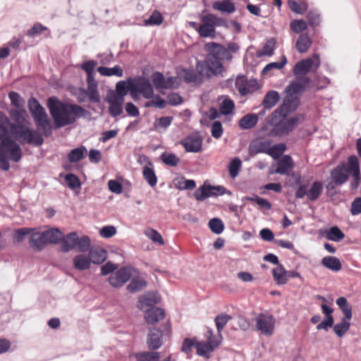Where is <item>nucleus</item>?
Segmentation results:
<instances>
[{"label": "nucleus", "mask_w": 361, "mask_h": 361, "mask_svg": "<svg viewBox=\"0 0 361 361\" xmlns=\"http://www.w3.org/2000/svg\"><path fill=\"white\" fill-rule=\"evenodd\" d=\"M350 175L352 176L350 188L357 190L361 182V173L359 159L355 155L348 157L346 163L342 162L331 171L330 180L326 185L328 195L333 197L336 195V187L345 183Z\"/></svg>", "instance_id": "obj_1"}, {"label": "nucleus", "mask_w": 361, "mask_h": 361, "mask_svg": "<svg viewBox=\"0 0 361 361\" xmlns=\"http://www.w3.org/2000/svg\"><path fill=\"white\" fill-rule=\"evenodd\" d=\"M47 104L57 128L73 124L78 119L88 114V111L81 106L63 102L54 97L49 98Z\"/></svg>", "instance_id": "obj_2"}, {"label": "nucleus", "mask_w": 361, "mask_h": 361, "mask_svg": "<svg viewBox=\"0 0 361 361\" xmlns=\"http://www.w3.org/2000/svg\"><path fill=\"white\" fill-rule=\"evenodd\" d=\"M97 62L90 60L81 65V68L87 74V88H79L77 99L79 102H84L89 100L92 103L100 102V95L98 91V82L95 79L96 72L94 71Z\"/></svg>", "instance_id": "obj_3"}, {"label": "nucleus", "mask_w": 361, "mask_h": 361, "mask_svg": "<svg viewBox=\"0 0 361 361\" xmlns=\"http://www.w3.org/2000/svg\"><path fill=\"white\" fill-rule=\"evenodd\" d=\"M288 114L275 110L267 118V123L271 126L270 135L272 136H282L292 132L299 123V118L293 116L287 118Z\"/></svg>", "instance_id": "obj_4"}, {"label": "nucleus", "mask_w": 361, "mask_h": 361, "mask_svg": "<svg viewBox=\"0 0 361 361\" xmlns=\"http://www.w3.org/2000/svg\"><path fill=\"white\" fill-rule=\"evenodd\" d=\"M28 109L37 129L41 134L48 137L51 134L52 125L44 108L34 97L28 100Z\"/></svg>", "instance_id": "obj_5"}, {"label": "nucleus", "mask_w": 361, "mask_h": 361, "mask_svg": "<svg viewBox=\"0 0 361 361\" xmlns=\"http://www.w3.org/2000/svg\"><path fill=\"white\" fill-rule=\"evenodd\" d=\"M28 109L37 129L41 134L48 137L51 134L52 125L44 108L34 97L28 100Z\"/></svg>", "instance_id": "obj_6"}, {"label": "nucleus", "mask_w": 361, "mask_h": 361, "mask_svg": "<svg viewBox=\"0 0 361 361\" xmlns=\"http://www.w3.org/2000/svg\"><path fill=\"white\" fill-rule=\"evenodd\" d=\"M10 128L16 140L20 143H27L38 147L44 142L41 133L31 129L24 124L13 123L11 125Z\"/></svg>", "instance_id": "obj_7"}, {"label": "nucleus", "mask_w": 361, "mask_h": 361, "mask_svg": "<svg viewBox=\"0 0 361 361\" xmlns=\"http://www.w3.org/2000/svg\"><path fill=\"white\" fill-rule=\"evenodd\" d=\"M196 71L201 75L210 78L212 75H223L225 68L221 61L213 58L210 54L205 61H198L196 63Z\"/></svg>", "instance_id": "obj_8"}, {"label": "nucleus", "mask_w": 361, "mask_h": 361, "mask_svg": "<svg viewBox=\"0 0 361 361\" xmlns=\"http://www.w3.org/2000/svg\"><path fill=\"white\" fill-rule=\"evenodd\" d=\"M202 24L197 30L199 35L202 37H214L216 27H221L226 25L224 18L214 14L209 13L201 17Z\"/></svg>", "instance_id": "obj_9"}, {"label": "nucleus", "mask_w": 361, "mask_h": 361, "mask_svg": "<svg viewBox=\"0 0 361 361\" xmlns=\"http://www.w3.org/2000/svg\"><path fill=\"white\" fill-rule=\"evenodd\" d=\"M0 154L14 162H18L23 155L20 145L12 138L0 142Z\"/></svg>", "instance_id": "obj_10"}, {"label": "nucleus", "mask_w": 361, "mask_h": 361, "mask_svg": "<svg viewBox=\"0 0 361 361\" xmlns=\"http://www.w3.org/2000/svg\"><path fill=\"white\" fill-rule=\"evenodd\" d=\"M130 92L135 98L137 93H140L145 99H151L154 97V90L149 80L140 78L137 83L130 82Z\"/></svg>", "instance_id": "obj_11"}, {"label": "nucleus", "mask_w": 361, "mask_h": 361, "mask_svg": "<svg viewBox=\"0 0 361 361\" xmlns=\"http://www.w3.org/2000/svg\"><path fill=\"white\" fill-rule=\"evenodd\" d=\"M256 329L263 335L271 336L274 331L275 319L274 317L268 314H259L255 319Z\"/></svg>", "instance_id": "obj_12"}, {"label": "nucleus", "mask_w": 361, "mask_h": 361, "mask_svg": "<svg viewBox=\"0 0 361 361\" xmlns=\"http://www.w3.org/2000/svg\"><path fill=\"white\" fill-rule=\"evenodd\" d=\"M314 64L316 68L320 65L319 56L317 54L313 55V59L309 58L298 61L294 66L293 74L299 79L300 75H306L310 72Z\"/></svg>", "instance_id": "obj_13"}, {"label": "nucleus", "mask_w": 361, "mask_h": 361, "mask_svg": "<svg viewBox=\"0 0 361 361\" xmlns=\"http://www.w3.org/2000/svg\"><path fill=\"white\" fill-rule=\"evenodd\" d=\"M226 193V189L223 186L204 185L195 192L194 196L197 200L203 201L209 197L222 195Z\"/></svg>", "instance_id": "obj_14"}, {"label": "nucleus", "mask_w": 361, "mask_h": 361, "mask_svg": "<svg viewBox=\"0 0 361 361\" xmlns=\"http://www.w3.org/2000/svg\"><path fill=\"white\" fill-rule=\"evenodd\" d=\"M133 269L130 267H124L119 269L109 278V283L114 288L123 286L132 276Z\"/></svg>", "instance_id": "obj_15"}, {"label": "nucleus", "mask_w": 361, "mask_h": 361, "mask_svg": "<svg viewBox=\"0 0 361 361\" xmlns=\"http://www.w3.org/2000/svg\"><path fill=\"white\" fill-rule=\"evenodd\" d=\"M206 49L211 56H213V58H216L219 61L224 60L231 61L233 58L226 47L215 42L207 43L206 44Z\"/></svg>", "instance_id": "obj_16"}, {"label": "nucleus", "mask_w": 361, "mask_h": 361, "mask_svg": "<svg viewBox=\"0 0 361 361\" xmlns=\"http://www.w3.org/2000/svg\"><path fill=\"white\" fill-rule=\"evenodd\" d=\"M235 85L239 92L242 95H246L249 93L254 92L259 88L257 80H244V78H238Z\"/></svg>", "instance_id": "obj_17"}, {"label": "nucleus", "mask_w": 361, "mask_h": 361, "mask_svg": "<svg viewBox=\"0 0 361 361\" xmlns=\"http://www.w3.org/2000/svg\"><path fill=\"white\" fill-rule=\"evenodd\" d=\"M219 346V343H214L208 341H196L195 348L197 354L206 359H209L211 354Z\"/></svg>", "instance_id": "obj_18"}, {"label": "nucleus", "mask_w": 361, "mask_h": 361, "mask_svg": "<svg viewBox=\"0 0 361 361\" xmlns=\"http://www.w3.org/2000/svg\"><path fill=\"white\" fill-rule=\"evenodd\" d=\"M272 144L271 139H259L251 142L249 147V152L251 155L259 153L267 154L270 145Z\"/></svg>", "instance_id": "obj_19"}, {"label": "nucleus", "mask_w": 361, "mask_h": 361, "mask_svg": "<svg viewBox=\"0 0 361 361\" xmlns=\"http://www.w3.org/2000/svg\"><path fill=\"white\" fill-rule=\"evenodd\" d=\"M188 152H199L202 149V141L197 136H188L180 142Z\"/></svg>", "instance_id": "obj_20"}, {"label": "nucleus", "mask_w": 361, "mask_h": 361, "mask_svg": "<svg viewBox=\"0 0 361 361\" xmlns=\"http://www.w3.org/2000/svg\"><path fill=\"white\" fill-rule=\"evenodd\" d=\"M294 167L295 164L291 157H290L289 155H284L279 161L277 167L275 169L274 173L281 175H289L290 172L293 169Z\"/></svg>", "instance_id": "obj_21"}, {"label": "nucleus", "mask_w": 361, "mask_h": 361, "mask_svg": "<svg viewBox=\"0 0 361 361\" xmlns=\"http://www.w3.org/2000/svg\"><path fill=\"white\" fill-rule=\"evenodd\" d=\"M299 104V99L297 96H293L287 94L286 96L282 105H281L276 110H279L285 114H288L291 111H293Z\"/></svg>", "instance_id": "obj_22"}, {"label": "nucleus", "mask_w": 361, "mask_h": 361, "mask_svg": "<svg viewBox=\"0 0 361 361\" xmlns=\"http://www.w3.org/2000/svg\"><path fill=\"white\" fill-rule=\"evenodd\" d=\"M44 232H34L31 234L29 243L30 246L35 250H42L47 244Z\"/></svg>", "instance_id": "obj_23"}, {"label": "nucleus", "mask_w": 361, "mask_h": 361, "mask_svg": "<svg viewBox=\"0 0 361 361\" xmlns=\"http://www.w3.org/2000/svg\"><path fill=\"white\" fill-rule=\"evenodd\" d=\"M165 317V312L159 307H152L146 311L145 319L149 324H155Z\"/></svg>", "instance_id": "obj_24"}, {"label": "nucleus", "mask_w": 361, "mask_h": 361, "mask_svg": "<svg viewBox=\"0 0 361 361\" xmlns=\"http://www.w3.org/2000/svg\"><path fill=\"white\" fill-rule=\"evenodd\" d=\"M178 74L186 83L199 85L202 82L203 75H200L198 72L197 73L193 69L183 68Z\"/></svg>", "instance_id": "obj_25"}, {"label": "nucleus", "mask_w": 361, "mask_h": 361, "mask_svg": "<svg viewBox=\"0 0 361 361\" xmlns=\"http://www.w3.org/2000/svg\"><path fill=\"white\" fill-rule=\"evenodd\" d=\"M124 99H117L111 97L108 99L109 104V111L112 117H117L123 113V104Z\"/></svg>", "instance_id": "obj_26"}, {"label": "nucleus", "mask_w": 361, "mask_h": 361, "mask_svg": "<svg viewBox=\"0 0 361 361\" xmlns=\"http://www.w3.org/2000/svg\"><path fill=\"white\" fill-rule=\"evenodd\" d=\"M88 257L91 263L100 264L106 259L107 252L102 247H92L89 251Z\"/></svg>", "instance_id": "obj_27"}, {"label": "nucleus", "mask_w": 361, "mask_h": 361, "mask_svg": "<svg viewBox=\"0 0 361 361\" xmlns=\"http://www.w3.org/2000/svg\"><path fill=\"white\" fill-rule=\"evenodd\" d=\"M162 332L159 329L150 331L147 338V345L151 350H157L162 345Z\"/></svg>", "instance_id": "obj_28"}, {"label": "nucleus", "mask_w": 361, "mask_h": 361, "mask_svg": "<svg viewBox=\"0 0 361 361\" xmlns=\"http://www.w3.org/2000/svg\"><path fill=\"white\" fill-rule=\"evenodd\" d=\"M312 44V39L307 33L300 34L295 42V49L297 51L303 54L307 52Z\"/></svg>", "instance_id": "obj_29"}, {"label": "nucleus", "mask_w": 361, "mask_h": 361, "mask_svg": "<svg viewBox=\"0 0 361 361\" xmlns=\"http://www.w3.org/2000/svg\"><path fill=\"white\" fill-rule=\"evenodd\" d=\"M78 236L76 232L68 233L63 238L61 243V250L64 252H69L70 250L75 248Z\"/></svg>", "instance_id": "obj_30"}, {"label": "nucleus", "mask_w": 361, "mask_h": 361, "mask_svg": "<svg viewBox=\"0 0 361 361\" xmlns=\"http://www.w3.org/2000/svg\"><path fill=\"white\" fill-rule=\"evenodd\" d=\"M258 122V115L248 114L244 116L239 121L238 125L241 129L248 130L254 128Z\"/></svg>", "instance_id": "obj_31"}, {"label": "nucleus", "mask_w": 361, "mask_h": 361, "mask_svg": "<svg viewBox=\"0 0 361 361\" xmlns=\"http://www.w3.org/2000/svg\"><path fill=\"white\" fill-rule=\"evenodd\" d=\"M212 8L221 13H232L235 11V4L230 1H216L213 2Z\"/></svg>", "instance_id": "obj_32"}, {"label": "nucleus", "mask_w": 361, "mask_h": 361, "mask_svg": "<svg viewBox=\"0 0 361 361\" xmlns=\"http://www.w3.org/2000/svg\"><path fill=\"white\" fill-rule=\"evenodd\" d=\"M280 96L275 90L269 91L264 96L262 101V106L264 109H270L274 107L279 101Z\"/></svg>", "instance_id": "obj_33"}, {"label": "nucleus", "mask_w": 361, "mask_h": 361, "mask_svg": "<svg viewBox=\"0 0 361 361\" xmlns=\"http://www.w3.org/2000/svg\"><path fill=\"white\" fill-rule=\"evenodd\" d=\"M73 264L77 270H87L90 267L91 262L88 256L80 254L73 257Z\"/></svg>", "instance_id": "obj_34"}, {"label": "nucleus", "mask_w": 361, "mask_h": 361, "mask_svg": "<svg viewBox=\"0 0 361 361\" xmlns=\"http://www.w3.org/2000/svg\"><path fill=\"white\" fill-rule=\"evenodd\" d=\"M321 263L324 267H326L333 271H338L342 269L341 262L339 260V259L337 258L336 257H333V256L324 257L322 259Z\"/></svg>", "instance_id": "obj_35"}, {"label": "nucleus", "mask_w": 361, "mask_h": 361, "mask_svg": "<svg viewBox=\"0 0 361 361\" xmlns=\"http://www.w3.org/2000/svg\"><path fill=\"white\" fill-rule=\"evenodd\" d=\"M44 232L48 244L59 243L64 238L63 233L59 228H51Z\"/></svg>", "instance_id": "obj_36"}, {"label": "nucleus", "mask_w": 361, "mask_h": 361, "mask_svg": "<svg viewBox=\"0 0 361 361\" xmlns=\"http://www.w3.org/2000/svg\"><path fill=\"white\" fill-rule=\"evenodd\" d=\"M323 190V185L319 180L314 181L310 190H307V199L310 201L317 200L321 195Z\"/></svg>", "instance_id": "obj_37"}, {"label": "nucleus", "mask_w": 361, "mask_h": 361, "mask_svg": "<svg viewBox=\"0 0 361 361\" xmlns=\"http://www.w3.org/2000/svg\"><path fill=\"white\" fill-rule=\"evenodd\" d=\"M130 82H133L131 79L128 80V85L126 81H119L116 85V94L111 97L117 99H124V97L130 91Z\"/></svg>", "instance_id": "obj_38"}, {"label": "nucleus", "mask_w": 361, "mask_h": 361, "mask_svg": "<svg viewBox=\"0 0 361 361\" xmlns=\"http://www.w3.org/2000/svg\"><path fill=\"white\" fill-rule=\"evenodd\" d=\"M273 278L278 285H284L287 283L286 270L282 264H279L272 271Z\"/></svg>", "instance_id": "obj_39"}, {"label": "nucleus", "mask_w": 361, "mask_h": 361, "mask_svg": "<svg viewBox=\"0 0 361 361\" xmlns=\"http://www.w3.org/2000/svg\"><path fill=\"white\" fill-rule=\"evenodd\" d=\"M86 153V147L80 146L70 151L68 154V159L71 163L78 162L84 158Z\"/></svg>", "instance_id": "obj_40"}, {"label": "nucleus", "mask_w": 361, "mask_h": 361, "mask_svg": "<svg viewBox=\"0 0 361 361\" xmlns=\"http://www.w3.org/2000/svg\"><path fill=\"white\" fill-rule=\"evenodd\" d=\"M97 71L104 76L116 75L117 77H122L123 71L122 68L118 65L113 68H107L105 66H100L97 68Z\"/></svg>", "instance_id": "obj_41"}, {"label": "nucleus", "mask_w": 361, "mask_h": 361, "mask_svg": "<svg viewBox=\"0 0 361 361\" xmlns=\"http://www.w3.org/2000/svg\"><path fill=\"white\" fill-rule=\"evenodd\" d=\"M142 176L144 179L148 183L151 187H154L157 183V177L154 169L148 166H145L142 169Z\"/></svg>", "instance_id": "obj_42"}, {"label": "nucleus", "mask_w": 361, "mask_h": 361, "mask_svg": "<svg viewBox=\"0 0 361 361\" xmlns=\"http://www.w3.org/2000/svg\"><path fill=\"white\" fill-rule=\"evenodd\" d=\"M231 319L232 317L226 313H221L216 316L214 322L219 334H221L224 328Z\"/></svg>", "instance_id": "obj_43"}, {"label": "nucleus", "mask_w": 361, "mask_h": 361, "mask_svg": "<svg viewBox=\"0 0 361 361\" xmlns=\"http://www.w3.org/2000/svg\"><path fill=\"white\" fill-rule=\"evenodd\" d=\"M328 240L338 242L345 238L344 233L336 226H332L326 234Z\"/></svg>", "instance_id": "obj_44"}, {"label": "nucleus", "mask_w": 361, "mask_h": 361, "mask_svg": "<svg viewBox=\"0 0 361 361\" xmlns=\"http://www.w3.org/2000/svg\"><path fill=\"white\" fill-rule=\"evenodd\" d=\"M350 327V322L345 321V319H342L340 323L334 326L333 330L338 337L341 338L349 330Z\"/></svg>", "instance_id": "obj_45"}, {"label": "nucleus", "mask_w": 361, "mask_h": 361, "mask_svg": "<svg viewBox=\"0 0 361 361\" xmlns=\"http://www.w3.org/2000/svg\"><path fill=\"white\" fill-rule=\"evenodd\" d=\"M137 361H157L160 356L157 352H142L135 354Z\"/></svg>", "instance_id": "obj_46"}, {"label": "nucleus", "mask_w": 361, "mask_h": 361, "mask_svg": "<svg viewBox=\"0 0 361 361\" xmlns=\"http://www.w3.org/2000/svg\"><path fill=\"white\" fill-rule=\"evenodd\" d=\"M144 234L150 240H152L154 243H157L161 245H163L164 244V239L161 234L153 228H146L144 231Z\"/></svg>", "instance_id": "obj_47"}, {"label": "nucleus", "mask_w": 361, "mask_h": 361, "mask_svg": "<svg viewBox=\"0 0 361 361\" xmlns=\"http://www.w3.org/2000/svg\"><path fill=\"white\" fill-rule=\"evenodd\" d=\"M146 281L142 279H133L130 283L127 286V289L130 293H136L141 290L146 286Z\"/></svg>", "instance_id": "obj_48"}, {"label": "nucleus", "mask_w": 361, "mask_h": 361, "mask_svg": "<svg viewBox=\"0 0 361 361\" xmlns=\"http://www.w3.org/2000/svg\"><path fill=\"white\" fill-rule=\"evenodd\" d=\"M286 149V145L283 143H280L273 146L271 145L267 154L274 159H277L283 153V152H285Z\"/></svg>", "instance_id": "obj_49"}, {"label": "nucleus", "mask_w": 361, "mask_h": 361, "mask_svg": "<svg viewBox=\"0 0 361 361\" xmlns=\"http://www.w3.org/2000/svg\"><path fill=\"white\" fill-rule=\"evenodd\" d=\"M161 159L165 164L170 166H176L180 161L179 158L172 153L164 152L161 155Z\"/></svg>", "instance_id": "obj_50"}, {"label": "nucleus", "mask_w": 361, "mask_h": 361, "mask_svg": "<svg viewBox=\"0 0 361 361\" xmlns=\"http://www.w3.org/2000/svg\"><path fill=\"white\" fill-rule=\"evenodd\" d=\"M290 30L297 34L301 33L307 28V23L304 20H293L290 24Z\"/></svg>", "instance_id": "obj_51"}, {"label": "nucleus", "mask_w": 361, "mask_h": 361, "mask_svg": "<svg viewBox=\"0 0 361 361\" xmlns=\"http://www.w3.org/2000/svg\"><path fill=\"white\" fill-rule=\"evenodd\" d=\"M163 23V16L158 11H154L149 18L145 20V25H160Z\"/></svg>", "instance_id": "obj_52"}, {"label": "nucleus", "mask_w": 361, "mask_h": 361, "mask_svg": "<svg viewBox=\"0 0 361 361\" xmlns=\"http://www.w3.org/2000/svg\"><path fill=\"white\" fill-rule=\"evenodd\" d=\"M8 97L12 106L16 107L18 109H23L25 101L18 93L10 92L8 93Z\"/></svg>", "instance_id": "obj_53"}, {"label": "nucleus", "mask_w": 361, "mask_h": 361, "mask_svg": "<svg viewBox=\"0 0 361 361\" xmlns=\"http://www.w3.org/2000/svg\"><path fill=\"white\" fill-rule=\"evenodd\" d=\"M288 4L290 8L296 13L302 14L307 10V4L305 1L298 3L293 0H289Z\"/></svg>", "instance_id": "obj_54"}, {"label": "nucleus", "mask_w": 361, "mask_h": 361, "mask_svg": "<svg viewBox=\"0 0 361 361\" xmlns=\"http://www.w3.org/2000/svg\"><path fill=\"white\" fill-rule=\"evenodd\" d=\"M4 121L0 122V142L11 139L8 130L9 121L8 118H4Z\"/></svg>", "instance_id": "obj_55"}, {"label": "nucleus", "mask_w": 361, "mask_h": 361, "mask_svg": "<svg viewBox=\"0 0 361 361\" xmlns=\"http://www.w3.org/2000/svg\"><path fill=\"white\" fill-rule=\"evenodd\" d=\"M32 231V228H22L16 229L13 233V238L17 243L23 241L25 237L30 234Z\"/></svg>", "instance_id": "obj_56"}, {"label": "nucleus", "mask_w": 361, "mask_h": 361, "mask_svg": "<svg viewBox=\"0 0 361 361\" xmlns=\"http://www.w3.org/2000/svg\"><path fill=\"white\" fill-rule=\"evenodd\" d=\"M241 165L242 163L239 158H235L230 162L228 165V171L230 176L232 178H235L238 175Z\"/></svg>", "instance_id": "obj_57"}, {"label": "nucleus", "mask_w": 361, "mask_h": 361, "mask_svg": "<svg viewBox=\"0 0 361 361\" xmlns=\"http://www.w3.org/2000/svg\"><path fill=\"white\" fill-rule=\"evenodd\" d=\"M152 80L157 90H164L165 78L160 72H155L152 75Z\"/></svg>", "instance_id": "obj_58"}, {"label": "nucleus", "mask_w": 361, "mask_h": 361, "mask_svg": "<svg viewBox=\"0 0 361 361\" xmlns=\"http://www.w3.org/2000/svg\"><path fill=\"white\" fill-rule=\"evenodd\" d=\"M76 248L79 252H87L90 247V239L88 236L84 235L80 238H78V241L76 242Z\"/></svg>", "instance_id": "obj_59"}, {"label": "nucleus", "mask_w": 361, "mask_h": 361, "mask_svg": "<svg viewBox=\"0 0 361 361\" xmlns=\"http://www.w3.org/2000/svg\"><path fill=\"white\" fill-rule=\"evenodd\" d=\"M304 91V85L300 82H293L286 88L287 94L296 96Z\"/></svg>", "instance_id": "obj_60"}, {"label": "nucleus", "mask_w": 361, "mask_h": 361, "mask_svg": "<svg viewBox=\"0 0 361 361\" xmlns=\"http://www.w3.org/2000/svg\"><path fill=\"white\" fill-rule=\"evenodd\" d=\"M209 226L212 232L216 234H220L224 230V224L219 219H212L209 222Z\"/></svg>", "instance_id": "obj_61"}, {"label": "nucleus", "mask_w": 361, "mask_h": 361, "mask_svg": "<svg viewBox=\"0 0 361 361\" xmlns=\"http://www.w3.org/2000/svg\"><path fill=\"white\" fill-rule=\"evenodd\" d=\"M234 106V102L231 99H224L219 107L220 113L224 115H228L233 111Z\"/></svg>", "instance_id": "obj_62"}, {"label": "nucleus", "mask_w": 361, "mask_h": 361, "mask_svg": "<svg viewBox=\"0 0 361 361\" xmlns=\"http://www.w3.org/2000/svg\"><path fill=\"white\" fill-rule=\"evenodd\" d=\"M173 118L172 116H164L157 119L154 122L156 129H166L172 123Z\"/></svg>", "instance_id": "obj_63"}, {"label": "nucleus", "mask_w": 361, "mask_h": 361, "mask_svg": "<svg viewBox=\"0 0 361 361\" xmlns=\"http://www.w3.org/2000/svg\"><path fill=\"white\" fill-rule=\"evenodd\" d=\"M152 100H150L145 103V107L154 106L158 109H164L166 106V102L164 99L161 98L159 95H156L152 97Z\"/></svg>", "instance_id": "obj_64"}]
</instances>
